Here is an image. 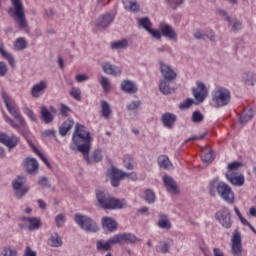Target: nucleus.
I'll return each mask as SVG.
<instances>
[{
    "instance_id": "nucleus-8",
    "label": "nucleus",
    "mask_w": 256,
    "mask_h": 256,
    "mask_svg": "<svg viewBox=\"0 0 256 256\" xmlns=\"http://www.w3.org/2000/svg\"><path fill=\"white\" fill-rule=\"evenodd\" d=\"M231 101V91L226 88H219L216 90L212 96V102L215 107H225L229 105Z\"/></svg>"
},
{
    "instance_id": "nucleus-53",
    "label": "nucleus",
    "mask_w": 256,
    "mask_h": 256,
    "mask_svg": "<svg viewBox=\"0 0 256 256\" xmlns=\"http://www.w3.org/2000/svg\"><path fill=\"white\" fill-rule=\"evenodd\" d=\"M217 15H219L220 17H222V19H224V21H227V23H229V21H231V16H229V14L227 13V11H225L222 8H218L216 10Z\"/></svg>"
},
{
    "instance_id": "nucleus-15",
    "label": "nucleus",
    "mask_w": 256,
    "mask_h": 256,
    "mask_svg": "<svg viewBox=\"0 0 256 256\" xmlns=\"http://www.w3.org/2000/svg\"><path fill=\"white\" fill-rule=\"evenodd\" d=\"M160 72L162 73V79L166 81H175L177 79V72L163 62L160 63Z\"/></svg>"
},
{
    "instance_id": "nucleus-43",
    "label": "nucleus",
    "mask_w": 256,
    "mask_h": 256,
    "mask_svg": "<svg viewBox=\"0 0 256 256\" xmlns=\"http://www.w3.org/2000/svg\"><path fill=\"white\" fill-rule=\"evenodd\" d=\"M228 25H230L232 31H234L235 33H237V31H241L243 27V23L239 21L237 18H231L228 21Z\"/></svg>"
},
{
    "instance_id": "nucleus-7",
    "label": "nucleus",
    "mask_w": 256,
    "mask_h": 256,
    "mask_svg": "<svg viewBox=\"0 0 256 256\" xmlns=\"http://www.w3.org/2000/svg\"><path fill=\"white\" fill-rule=\"evenodd\" d=\"M26 183L27 177L25 176H17V178L12 181V189L14 190L16 199H23V197L29 193V186H27Z\"/></svg>"
},
{
    "instance_id": "nucleus-34",
    "label": "nucleus",
    "mask_w": 256,
    "mask_h": 256,
    "mask_svg": "<svg viewBox=\"0 0 256 256\" xmlns=\"http://www.w3.org/2000/svg\"><path fill=\"white\" fill-rule=\"evenodd\" d=\"M101 105V117L103 119H110L111 118V106L109 105V102L102 100L100 102Z\"/></svg>"
},
{
    "instance_id": "nucleus-37",
    "label": "nucleus",
    "mask_w": 256,
    "mask_h": 256,
    "mask_svg": "<svg viewBox=\"0 0 256 256\" xmlns=\"http://www.w3.org/2000/svg\"><path fill=\"white\" fill-rule=\"evenodd\" d=\"M124 9L131 11L132 13H137L139 11V4L135 0H122Z\"/></svg>"
},
{
    "instance_id": "nucleus-62",
    "label": "nucleus",
    "mask_w": 256,
    "mask_h": 256,
    "mask_svg": "<svg viewBox=\"0 0 256 256\" xmlns=\"http://www.w3.org/2000/svg\"><path fill=\"white\" fill-rule=\"evenodd\" d=\"M124 167L130 170L133 169V159L130 156L124 158Z\"/></svg>"
},
{
    "instance_id": "nucleus-21",
    "label": "nucleus",
    "mask_w": 256,
    "mask_h": 256,
    "mask_svg": "<svg viewBox=\"0 0 256 256\" xmlns=\"http://www.w3.org/2000/svg\"><path fill=\"white\" fill-rule=\"evenodd\" d=\"M19 117L20 118H18L17 116H14L15 120H13L9 116H6L5 121L6 123H8V125H11L13 129H16L17 131H19L21 127H25L27 125V123L25 122V118H23L21 113L19 114Z\"/></svg>"
},
{
    "instance_id": "nucleus-54",
    "label": "nucleus",
    "mask_w": 256,
    "mask_h": 256,
    "mask_svg": "<svg viewBox=\"0 0 256 256\" xmlns=\"http://www.w3.org/2000/svg\"><path fill=\"white\" fill-rule=\"evenodd\" d=\"M70 95L76 101H81V89L80 88H72L70 90Z\"/></svg>"
},
{
    "instance_id": "nucleus-48",
    "label": "nucleus",
    "mask_w": 256,
    "mask_h": 256,
    "mask_svg": "<svg viewBox=\"0 0 256 256\" xmlns=\"http://www.w3.org/2000/svg\"><path fill=\"white\" fill-rule=\"evenodd\" d=\"M213 159V150L210 148H206L204 150V155H202V161L203 163H209Z\"/></svg>"
},
{
    "instance_id": "nucleus-28",
    "label": "nucleus",
    "mask_w": 256,
    "mask_h": 256,
    "mask_svg": "<svg viewBox=\"0 0 256 256\" xmlns=\"http://www.w3.org/2000/svg\"><path fill=\"white\" fill-rule=\"evenodd\" d=\"M253 117H255V111L253 108H245L239 117L240 125H246V123H249Z\"/></svg>"
},
{
    "instance_id": "nucleus-2",
    "label": "nucleus",
    "mask_w": 256,
    "mask_h": 256,
    "mask_svg": "<svg viewBox=\"0 0 256 256\" xmlns=\"http://www.w3.org/2000/svg\"><path fill=\"white\" fill-rule=\"evenodd\" d=\"M208 193L211 197H215V194L222 198L228 205H233L235 203V192L229 184L219 181V178L212 179L208 184Z\"/></svg>"
},
{
    "instance_id": "nucleus-26",
    "label": "nucleus",
    "mask_w": 256,
    "mask_h": 256,
    "mask_svg": "<svg viewBox=\"0 0 256 256\" xmlns=\"http://www.w3.org/2000/svg\"><path fill=\"white\" fill-rule=\"evenodd\" d=\"M45 89H47V82L41 81L35 84L31 89L32 97L38 99V97H41L45 93Z\"/></svg>"
},
{
    "instance_id": "nucleus-10",
    "label": "nucleus",
    "mask_w": 256,
    "mask_h": 256,
    "mask_svg": "<svg viewBox=\"0 0 256 256\" xmlns=\"http://www.w3.org/2000/svg\"><path fill=\"white\" fill-rule=\"evenodd\" d=\"M108 175L111 179L112 187H119V185H121V181H123V179L125 178L129 179V176H130L129 173L121 171L117 168H111L108 171Z\"/></svg>"
},
{
    "instance_id": "nucleus-18",
    "label": "nucleus",
    "mask_w": 256,
    "mask_h": 256,
    "mask_svg": "<svg viewBox=\"0 0 256 256\" xmlns=\"http://www.w3.org/2000/svg\"><path fill=\"white\" fill-rule=\"evenodd\" d=\"M113 19H115V16L113 14H103L97 19L96 26L98 27V29H106V27H109L111 23H113Z\"/></svg>"
},
{
    "instance_id": "nucleus-44",
    "label": "nucleus",
    "mask_w": 256,
    "mask_h": 256,
    "mask_svg": "<svg viewBox=\"0 0 256 256\" xmlns=\"http://www.w3.org/2000/svg\"><path fill=\"white\" fill-rule=\"evenodd\" d=\"M29 145L33 149L34 153H36L38 157H40L43 163H45V165H47V167L51 169V163H49V160H47V157H45V155H43V153H41L36 146H34L33 142L29 141Z\"/></svg>"
},
{
    "instance_id": "nucleus-6",
    "label": "nucleus",
    "mask_w": 256,
    "mask_h": 256,
    "mask_svg": "<svg viewBox=\"0 0 256 256\" xmlns=\"http://www.w3.org/2000/svg\"><path fill=\"white\" fill-rule=\"evenodd\" d=\"M74 221L83 231H86V233H97V231H99L97 222L87 215L75 214Z\"/></svg>"
},
{
    "instance_id": "nucleus-42",
    "label": "nucleus",
    "mask_w": 256,
    "mask_h": 256,
    "mask_svg": "<svg viewBox=\"0 0 256 256\" xmlns=\"http://www.w3.org/2000/svg\"><path fill=\"white\" fill-rule=\"evenodd\" d=\"M158 220V227L160 229H171V222L167 219V215L160 214Z\"/></svg>"
},
{
    "instance_id": "nucleus-47",
    "label": "nucleus",
    "mask_w": 256,
    "mask_h": 256,
    "mask_svg": "<svg viewBox=\"0 0 256 256\" xmlns=\"http://www.w3.org/2000/svg\"><path fill=\"white\" fill-rule=\"evenodd\" d=\"M171 245H173V240H166L162 242V245L160 246V253H169L171 250Z\"/></svg>"
},
{
    "instance_id": "nucleus-56",
    "label": "nucleus",
    "mask_w": 256,
    "mask_h": 256,
    "mask_svg": "<svg viewBox=\"0 0 256 256\" xmlns=\"http://www.w3.org/2000/svg\"><path fill=\"white\" fill-rule=\"evenodd\" d=\"M139 107H141V100L132 101L127 105L128 111H135L139 109Z\"/></svg>"
},
{
    "instance_id": "nucleus-49",
    "label": "nucleus",
    "mask_w": 256,
    "mask_h": 256,
    "mask_svg": "<svg viewBox=\"0 0 256 256\" xmlns=\"http://www.w3.org/2000/svg\"><path fill=\"white\" fill-rule=\"evenodd\" d=\"M185 0H165L166 4L170 9H177L180 5H183Z\"/></svg>"
},
{
    "instance_id": "nucleus-20",
    "label": "nucleus",
    "mask_w": 256,
    "mask_h": 256,
    "mask_svg": "<svg viewBox=\"0 0 256 256\" xmlns=\"http://www.w3.org/2000/svg\"><path fill=\"white\" fill-rule=\"evenodd\" d=\"M102 71L106 73V75H112L113 77H119V75L123 73V70L120 67L115 66L109 62L102 64Z\"/></svg>"
},
{
    "instance_id": "nucleus-23",
    "label": "nucleus",
    "mask_w": 256,
    "mask_h": 256,
    "mask_svg": "<svg viewBox=\"0 0 256 256\" xmlns=\"http://www.w3.org/2000/svg\"><path fill=\"white\" fill-rule=\"evenodd\" d=\"M173 80H160L159 91L162 95H171V93H175V88L171 86Z\"/></svg>"
},
{
    "instance_id": "nucleus-32",
    "label": "nucleus",
    "mask_w": 256,
    "mask_h": 256,
    "mask_svg": "<svg viewBox=\"0 0 256 256\" xmlns=\"http://www.w3.org/2000/svg\"><path fill=\"white\" fill-rule=\"evenodd\" d=\"M102 227L105 231L113 233V231L117 230V222L113 218L104 217L102 219Z\"/></svg>"
},
{
    "instance_id": "nucleus-1",
    "label": "nucleus",
    "mask_w": 256,
    "mask_h": 256,
    "mask_svg": "<svg viewBox=\"0 0 256 256\" xmlns=\"http://www.w3.org/2000/svg\"><path fill=\"white\" fill-rule=\"evenodd\" d=\"M70 149L85 154L91 151V134L85 130V126L76 124Z\"/></svg>"
},
{
    "instance_id": "nucleus-11",
    "label": "nucleus",
    "mask_w": 256,
    "mask_h": 256,
    "mask_svg": "<svg viewBox=\"0 0 256 256\" xmlns=\"http://www.w3.org/2000/svg\"><path fill=\"white\" fill-rule=\"evenodd\" d=\"M21 138L17 135L13 134L11 136L7 135V133L0 132V143L8 147V149H15L17 145H19Z\"/></svg>"
},
{
    "instance_id": "nucleus-33",
    "label": "nucleus",
    "mask_w": 256,
    "mask_h": 256,
    "mask_svg": "<svg viewBox=\"0 0 256 256\" xmlns=\"http://www.w3.org/2000/svg\"><path fill=\"white\" fill-rule=\"evenodd\" d=\"M48 245L50 247H62L63 245V239L61 238V236H59V233L54 232L51 234L50 238L48 239Z\"/></svg>"
},
{
    "instance_id": "nucleus-41",
    "label": "nucleus",
    "mask_w": 256,
    "mask_h": 256,
    "mask_svg": "<svg viewBox=\"0 0 256 256\" xmlns=\"http://www.w3.org/2000/svg\"><path fill=\"white\" fill-rule=\"evenodd\" d=\"M28 230L29 231H37V229H41V218L39 217H31L30 222H28Z\"/></svg>"
},
{
    "instance_id": "nucleus-4",
    "label": "nucleus",
    "mask_w": 256,
    "mask_h": 256,
    "mask_svg": "<svg viewBox=\"0 0 256 256\" xmlns=\"http://www.w3.org/2000/svg\"><path fill=\"white\" fill-rule=\"evenodd\" d=\"M13 8L8 9V15L15 18L20 29H27V18L25 17V7L22 0H10Z\"/></svg>"
},
{
    "instance_id": "nucleus-5",
    "label": "nucleus",
    "mask_w": 256,
    "mask_h": 256,
    "mask_svg": "<svg viewBox=\"0 0 256 256\" xmlns=\"http://www.w3.org/2000/svg\"><path fill=\"white\" fill-rule=\"evenodd\" d=\"M241 167H243V163L241 162H232L228 164V171L225 176L229 183L235 187H243V185H245V176L239 174L237 171Z\"/></svg>"
},
{
    "instance_id": "nucleus-22",
    "label": "nucleus",
    "mask_w": 256,
    "mask_h": 256,
    "mask_svg": "<svg viewBox=\"0 0 256 256\" xmlns=\"http://www.w3.org/2000/svg\"><path fill=\"white\" fill-rule=\"evenodd\" d=\"M160 31L163 37L170 39L174 43H177V32L173 30V27L169 26L168 24H164L161 26Z\"/></svg>"
},
{
    "instance_id": "nucleus-19",
    "label": "nucleus",
    "mask_w": 256,
    "mask_h": 256,
    "mask_svg": "<svg viewBox=\"0 0 256 256\" xmlns=\"http://www.w3.org/2000/svg\"><path fill=\"white\" fill-rule=\"evenodd\" d=\"M112 245H117L115 236L111 237L106 242L104 240H98L96 243V249L97 251H103L105 253L107 251H111Z\"/></svg>"
},
{
    "instance_id": "nucleus-31",
    "label": "nucleus",
    "mask_w": 256,
    "mask_h": 256,
    "mask_svg": "<svg viewBox=\"0 0 256 256\" xmlns=\"http://www.w3.org/2000/svg\"><path fill=\"white\" fill-rule=\"evenodd\" d=\"M121 91L124 93H128V95H133V93H137V86L130 81V80H124L121 82L120 85Z\"/></svg>"
},
{
    "instance_id": "nucleus-24",
    "label": "nucleus",
    "mask_w": 256,
    "mask_h": 256,
    "mask_svg": "<svg viewBox=\"0 0 256 256\" xmlns=\"http://www.w3.org/2000/svg\"><path fill=\"white\" fill-rule=\"evenodd\" d=\"M84 155V159L88 165H91L93 163H99V161L103 160V155H101V150H94L91 155L89 156L88 153H82Z\"/></svg>"
},
{
    "instance_id": "nucleus-61",
    "label": "nucleus",
    "mask_w": 256,
    "mask_h": 256,
    "mask_svg": "<svg viewBox=\"0 0 256 256\" xmlns=\"http://www.w3.org/2000/svg\"><path fill=\"white\" fill-rule=\"evenodd\" d=\"M148 33L151 35V37H153V39H161L163 37L161 30H153L150 28V30H148Z\"/></svg>"
},
{
    "instance_id": "nucleus-51",
    "label": "nucleus",
    "mask_w": 256,
    "mask_h": 256,
    "mask_svg": "<svg viewBox=\"0 0 256 256\" xmlns=\"http://www.w3.org/2000/svg\"><path fill=\"white\" fill-rule=\"evenodd\" d=\"M203 119H205V116H203L201 112L194 111L192 113V122L193 123H202Z\"/></svg>"
},
{
    "instance_id": "nucleus-40",
    "label": "nucleus",
    "mask_w": 256,
    "mask_h": 256,
    "mask_svg": "<svg viewBox=\"0 0 256 256\" xmlns=\"http://www.w3.org/2000/svg\"><path fill=\"white\" fill-rule=\"evenodd\" d=\"M0 54L2 55L3 59H6V61H8L11 67H15V58L11 53L5 51L3 45H0Z\"/></svg>"
},
{
    "instance_id": "nucleus-17",
    "label": "nucleus",
    "mask_w": 256,
    "mask_h": 256,
    "mask_svg": "<svg viewBox=\"0 0 256 256\" xmlns=\"http://www.w3.org/2000/svg\"><path fill=\"white\" fill-rule=\"evenodd\" d=\"M2 99L4 101V104L6 106L8 113H10V115H12V117L20 118L19 110L17 109V107H15V105H13V102H11V98H9V94L6 93L5 91L2 92Z\"/></svg>"
},
{
    "instance_id": "nucleus-46",
    "label": "nucleus",
    "mask_w": 256,
    "mask_h": 256,
    "mask_svg": "<svg viewBox=\"0 0 256 256\" xmlns=\"http://www.w3.org/2000/svg\"><path fill=\"white\" fill-rule=\"evenodd\" d=\"M144 200L146 201V203H149L150 205L155 203V192H153V190L151 189H147L144 192Z\"/></svg>"
},
{
    "instance_id": "nucleus-55",
    "label": "nucleus",
    "mask_w": 256,
    "mask_h": 256,
    "mask_svg": "<svg viewBox=\"0 0 256 256\" xmlns=\"http://www.w3.org/2000/svg\"><path fill=\"white\" fill-rule=\"evenodd\" d=\"M100 85L103 87L104 91H109V89H111V83H109V79L105 76L101 77Z\"/></svg>"
},
{
    "instance_id": "nucleus-63",
    "label": "nucleus",
    "mask_w": 256,
    "mask_h": 256,
    "mask_svg": "<svg viewBox=\"0 0 256 256\" xmlns=\"http://www.w3.org/2000/svg\"><path fill=\"white\" fill-rule=\"evenodd\" d=\"M75 79L77 83H83L89 81V76L87 74H78Z\"/></svg>"
},
{
    "instance_id": "nucleus-27",
    "label": "nucleus",
    "mask_w": 256,
    "mask_h": 256,
    "mask_svg": "<svg viewBox=\"0 0 256 256\" xmlns=\"http://www.w3.org/2000/svg\"><path fill=\"white\" fill-rule=\"evenodd\" d=\"M24 167L27 173H37L39 171V162L35 158H26L24 162Z\"/></svg>"
},
{
    "instance_id": "nucleus-14",
    "label": "nucleus",
    "mask_w": 256,
    "mask_h": 256,
    "mask_svg": "<svg viewBox=\"0 0 256 256\" xmlns=\"http://www.w3.org/2000/svg\"><path fill=\"white\" fill-rule=\"evenodd\" d=\"M243 246L241 245V233L235 230L232 236V253L234 256H241Z\"/></svg>"
},
{
    "instance_id": "nucleus-35",
    "label": "nucleus",
    "mask_w": 256,
    "mask_h": 256,
    "mask_svg": "<svg viewBox=\"0 0 256 256\" xmlns=\"http://www.w3.org/2000/svg\"><path fill=\"white\" fill-rule=\"evenodd\" d=\"M75 122H73V120L71 119H67L65 122H63V124L59 127V134L62 137H65V135H67V133H69V131H71V129L73 128Z\"/></svg>"
},
{
    "instance_id": "nucleus-13",
    "label": "nucleus",
    "mask_w": 256,
    "mask_h": 256,
    "mask_svg": "<svg viewBox=\"0 0 256 256\" xmlns=\"http://www.w3.org/2000/svg\"><path fill=\"white\" fill-rule=\"evenodd\" d=\"M197 87L192 88V94L197 103H203L205 101V97H207V87L203 82H197Z\"/></svg>"
},
{
    "instance_id": "nucleus-52",
    "label": "nucleus",
    "mask_w": 256,
    "mask_h": 256,
    "mask_svg": "<svg viewBox=\"0 0 256 256\" xmlns=\"http://www.w3.org/2000/svg\"><path fill=\"white\" fill-rule=\"evenodd\" d=\"M65 215L63 214H58L55 217V223H56V227H58V229H61V227H63V225H65Z\"/></svg>"
},
{
    "instance_id": "nucleus-30",
    "label": "nucleus",
    "mask_w": 256,
    "mask_h": 256,
    "mask_svg": "<svg viewBox=\"0 0 256 256\" xmlns=\"http://www.w3.org/2000/svg\"><path fill=\"white\" fill-rule=\"evenodd\" d=\"M242 81L248 87H254L256 83V73L253 71H246L242 74Z\"/></svg>"
},
{
    "instance_id": "nucleus-36",
    "label": "nucleus",
    "mask_w": 256,
    "mask_h": 256,
    "mask_svg": "<svg viewBox=\"0 0 256 256\" xmlns=\"http://www.w3.org/2000/svg\"><path fill=\"white\" fill-rule=\"evenodd\" d=\"M158 165L160 169H173V164L171 163V160H169V157L166 155H161L158 157Z\"/></svg>"
},
{
    "instance_id": "nucleus-59",
    "label": "nucleus",
    "mask_w": 256,
    "mask_h": 256,
    "mask_svg": "<svg viewBox=\"0 0 256 256\" xmlns=\"http://www.w3.org/2000/svg\"><path fill=\"white\" fill-rule=\"evenodd\" d=\"M9 71V67H7V64L3 61H0V77H5Z\"/></svg>"
},
{
    "instance_id": "nucleus-58",
    "label": "nucleus",
    "mask_w": 256,
    "mask_h": 256,
    "mask_svg": "<svg viewBox=\"0 0 256 256\" xmlns=\"http://www.w3.org/2000/svg\"><path fill=\"white\" fill-rule=\"evenodd\" d=\"M3 252H4V256H17V249L11 246L5 247Z\"/></svg>"
},
{
    "instance_id": "nucleus-64",
    "label": "nucleus",
    "mask_w": 256,
    "mask_h": 256,
    "mask_svg": "<svg viewBox=\"0 0 256 256\" xmlns=\"http://www.w3.org/2000/svg\"><path fill=\"white\" fill-rule=\"evenodd\" d=\"M23 256H37V252L32 251L31 247L27 246Z\"/></svg>"
},
{
    "instance_id": "nucleus-3",
    "label": "nucleus",
    "mask_w": 256,
    "mask_h": 256,
    "mask_svg": "<svg viewBox=\"0 0 256 256\" xmlns=\"http://www.w3.org/2000/svg\"><path fill=\"white\" fill-rule=\"evenodd\" d=\"M96 199L102 209H124V207H127L125 200L113 198L111 195L105 192L98 191L96 193Z\"/></svg>"
},
{
    "instance_id": "nucleus-39",
    "label": "nucleus",
    "mask_w": 256,
    "mask_h": 256,
    "mask_svg": "<svg viewBox=\"0 0 256 256\" xmlns=\"http://www.w3.org/2000/svg\"><path fill=\"white\" fill-rule=\"evenodd\" d=\"M127 47H129V41L126 39L114 41L110 44L112 50L127 49Z\"/></svg>"
},
{
    "instance_id": "nucleus-50",
    "label": "nucleus",
    "mask_w": 256,
    "mask_h": 256,
    "mask_svg": "<svg viewBox=\"0 0 256 256\" xmlns=\"http://www.w3.org/2000/svg\"><path fill=\"white\" fill-rule=\"evenodd\" d=\"M38 184L42 189H51V182H49V178L45 176L39 179Z\"/></svg>"
},
{
    "instance_id": "nucleus-57",
    "label": "nucleus",
    "mask_w": 256,
    "mask_h": 256,
    "mask_svg": "<svg viewBox=\"0 0 256 256\" xmlns=\"http://www.w3.org/2000/svg\"><path fill=\"white\" fill-rule=\"evenodd\" d=\"M193 103H195V100L188 98L179 104V109H189Z\"/></svg>"
},
{
    "instance_id": "nucleus-38",
    "label": "nucleus",
    "mask_w": 256,
    "mask_h": 256,
    "mask_svg": "<svg viewBox=\"0 0 256 256\" xmlns=\"http://www.w3.org/2000/svg\"><path fill=\"white\" fill-rule=\"evenodd\" d=\"M27 39L20 37L14 41V51H25L27 49Z\"/></svg>"
},
{
    "instance_id": "nucleus-60",
    "label": "nucleus",
    "mask_w": 256,
    "mask_h": 256,
    "mask_svg": "<svg viewBox=\"0 0 256 256\" xmlns=\"http://www.w3.org/2000/svg\"><path fill=\"white\" fill-rule=\"evenodd\" d=\"M194 37L195 39H198V40H203L205 41L207 39V33H205L203 30H197L195 33H194Z\"/></svg>"
},
{
    "instance_id": "nucleus-29",
    "label": "nucleus",
    "mask_w": 256,
    "mask_h": 256,
    "mask_svg": "<svg viewBox=\"0 0 256 256\" xmlns=\"http://www.w3.org/2000/svg\"><path fill=\"white\" fill-rule=\"evenodd\" d=\"M40 117L46 125H49L50 123H53L55 116L51 114L49 109H47V106H41L40 107Z\"/></svg>"
},
{
    "instance_id": "nucleus-16",
    "label": "nucleus",
    "mask_w": 256,
    "mask_h": 256,
    "mask_svg": "<svg viewBox=\"0 0 256 256\" xmlns=\"http://www.w3.org/2000/svg\"><path fill=\"white\" fill-rule=\"evenodd\" d=\"M163 183L171 195H179V186L171 176H163Z\"/></svg>"
},
{
    "instance_id": "nucleus-45",
    "label": "nucleus",
    "mask_w": 256,
    "mask_h": 256,
    "mask_svg": "<svg viewBox=\"0 0 256 256\" xmlns=\"http://www.w3.org/2000/svg\"><path fill=\"white\" fill-rule=\"evenodd\" d=\"M138 25L139 27H142L143 29H145V31L149 32L151 30V20H149V18L145 17V18H139L138 19Z\"/></svg>"
},
{
    "instance_id": "nucleus-9",
    "label": "nucleus",
    "mask_w": 256,
    "mask_h": 256,
    "mask_svg": "<svg viewBox=\"0 0 256 256\" xmlns=\"http://www.w3.org/2000/svg\"><path fill=\"white\" fill-rule=\"evenodd\" d=\"M215 218L224 229H231V227H233V220H231V212L229 211V208L223 207L215 213Z\"/></svg>"
},
{
    "instance_id": "nucleus-25",
    "label": "nucleus",
    "mask_w": 256,
    "mask_h": 256,
    "mask_svg": "<svg viewBox=\"0 0 256 256\" xmlns=\"http://www.w3.org/2000/svg\"><path fill=\"white\" fill-rule=\"evenodd\" d=\"M161 121L166 129H173V125H175V121H177V116L175 114L166 112L162 115Z\"/></svg>"
},
{
    "instance_id": "nucleus-12",
    "label": "nucleus",
    "mask_w": 256,
    "mask_h": 256,
    "mask_svg": "<svg viewBox=\"0 0 256 256\" xmlns=\"http://www.w3.org/2000/svg\"><path fill=\"white\" fill-rule=\"evenodd\" d=\"M117 245H123L124 243H130L131 245L135 243H140L141 239L136 237L132 233H121L114 236Z\"/></svg>"
}]
</instances>
